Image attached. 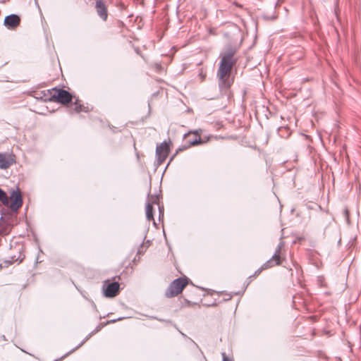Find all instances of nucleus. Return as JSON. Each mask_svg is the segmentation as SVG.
<instances>
[{"label": "nucleus", "mask_w": 361, "mask_h": 361, "mask_svg": "<svg viewBox=\"0 0 361 361\" xmlns=\"http://www.w3.org/2000/svg\"><path fill=\"white\" fill-rule=\"evenodd\" d=\"M234 55L235 51L233 50H229L221 54V61L217 71L219 85L221 90L228 89L233 82V79L231 78V73L236 63Z\"/></svg>", "instance_id": "1"}, {"label": "nucleus", "mask_w": 361, "mask_h": 361, "mask_svg": "<svg viewBox=\"0 0 361 361\" xmlns=\"http://www.w3.org/2000/svg\"><path fill=\"white\" fill-rule=\"evenodd\" d=\"M0 201L4 206L8 207L11 211L14 213L18 212L23 202V196L18 188L11 192L9 197L6 192L0 188Z\"/></svg>", "instance_id": "2"}, {"label": "nucleus", "mask_w": 361, "mask_h": 361, "mask_svg": "<svg viewBox=\"0 0 361 361\" xmlns=\"http://www.w3.org/2000/svg\"><path fill=\"white\" fill-rule=\"evenodd\" d=\"M73 95L67 90L56 87L47 91V102H56L63 105H67L72 102Z\"/></svg>", "instance_id": "3"}, {"label": "nucleus", "mask_w": 361, "mask_h": 361, "mask_svg": "<svg viewBox=\"0 0 361 361\" xmlns=\"http://www.w3.org/2000/svg\"><path fill=\"white\" fill-rule=\"evenodd\" d=\"M188 279L186 278H178L172 281L169 288H167L165 295L167 298H172L180 294L183 289L188 284Z\"/></svg>", "instance_id": "4"}, {"label": "nucleus", "mask_w": 361, "mask_h": 361, "mask_svg": "<svg viewBox=\"0 0 361 361\" xmlns=\"http://www.w3.org/2000/svg\"><path fill=\"white\" fill-rule=\"evenodd\" d=\"M169 152V143L163 142L156 147V157L157 164L161 165L167 158Z\"/></svg>", "instance_id": "5"}, {"label": "nucleus", "mask_w": 361, "mask_h": 361, "mask_svg": "<svg viewBox=\"0 0 361 361\" xmlns=\"http://www.w3.org/2000/svg\"><path fill=\"white\" fill-rule=\"evenodd\" d=\"M284 245L285 243L283 241H281L279 243L276 249L275 253L274 254L272 257L264 264L265 268H270L274 265L281 264V250L282 247L284 246Z\"/></svg>", "instance_id": "6"}, {"label": "nucleus", "mask_w": 361, "mask_h": 361, "mask_svg": "<svg viewBox=\"0 0 361 361\" xmlns=\"http://www.w3.org/2000/svg\"><path fill=\"white\" fill-rule=\"evenodd\" d=\"M120 284L118 282H112L103 286L104 295L106 298H114L119 293Z\"/></svg>", "instance_id": "7"}, {"label": "nucleus", "mask_w": 361, "mask_h": 361, "mask_svg": "<svg viewBox=\"0 0 361 361\" xmlns=\"http://www.w3.org/2000/svg\"><path fill=\"white\" fill-rule=\"evenodd\" d=\"M191 135H192L190 133L185 134L184 138L185 139V141L188 143V145L185 146H183L182 147H180L176 151V154L178 153V152H180V151L188 149L190 146L196 145L202 142V140H201L200 137L198 136L197 134H193L192 138H190Z\"/></svg>", "instance_id": "8"}, {"label": "nucleus", "mask_w": 361, "mask_h": 361, "mask_svg": "<svg viewBox=\"0 0 361 361\" xmlns=\"http://www.w3.org/2000/svg\"><path fill=\"white\" fill-rule=\"evenodd\" d=\"M20 23V18L17 14H11L4 18V25L8 30H14Z\"/></svg>", "instance_id": "9"}, {"label": "nucleus", "mask_w": 361, "mask_h": 361, "mask_svg": "<svg viewBox=\"0 0 361 361\" xmlns=\"http://www.w3.org/2000/svg\"><path fill=\"white\" fill-rule=\"evenodd\" d=\"M95 9L99 18L106 21L108 17V10L105 3L102 0H96Z\"/></svg>", "instance_id": "10"}, {"label": "nucleus", "mask_w": 361, "mask_h": 361, "mask_svg": "<svg viewBox=\"0 0 361 361\" xmlns=\"http://www.w3.org/2000/svg\"><path fill=\"white\" fill-rule=\"evenodd\" d=\"M15 163L13 156L8 153H0V169H6Z\"/></svg>", "instance_id": "11"}, {"label": "nucleus", "mask_w": 361, "mask_h": 361, "mask_svg": "<svg viewBox=\"0 0 361 361\" xmlns=\"http://www.w3.org/2000/svg\"><path fill=\"white\" fill-rule=\"evenodd\" d=\"M152 203L148 202L146 206V217L148 221L154 220L153 204H158V196H152Z\"/></svg>", "instance_id": "12"}, {"label": "nucleus", "mask_w": 361, "mask_h": 361, "mask_svg": "<svg viewBox=\"0 0 361 361\" xmlns=\"http://www.w3.org/2000/svg\"><path fill=\"white\" fill-rule=\"evenodd\" d=\"M44 255L41 248H39L37 253L35 257V264H34V269L37 271L39 267V265L44 262Z\"/></svg>", "instance_id": "13"}, {"label": "nucleus", "mask_w": 361, "mask_h": 361, "mask_svg": "<svg viewBox=\"0 0 361 361\" xmlns=\"http://www.w3.org/2000/svg\"><path fill=\"white\" fill-rule=\"evenodd\" d=\"M0 222L6 224L8 226H12L14 224V217L13 214L9 215L8 216H4L2 215L0 218Z\"/></svg>", "instance_id": "14"}, {"label": "nucleus", "mask_w": 361, "mask_h": 361, "mask_svg": "<svg viewBox=\"0 0 361 361\" xmlns=\"http://www.w3.org/2000/svg\"><path fill=\"white\" fill-rule=\"evenodd\" d=\"M18 252H19V255L18 257L16 255L11 256V260H8V261L6 260V261H5V262H8L10 264L15 262H18V264L20 263L23 261L24 257H22L23 255L20 252V251H19Z\"/></svg>", "instance_id": "15"}, {"label": "nucleus", "mask_w": 361, "mask_h": 361, "mask_svg": "<svg viewBox=\"0 0 361 361\" xmlns=\"http://www.w3.org/2000/svg\"><path fill=\"white\" fill-rule=\"evenodd\" d=\"M74 104H75V108H74V110L75 112L77 113H79L80 111H87V110L85 109V108L83 106L82 104H80V101L79 99H75V102H74Z\"/></svg>", "instance_id": "16"}, {"label": "nucleus", "mask_w": 361, "mask_h": 361, "mask_svg": "<svg viewBox=\"0 0 361 361\" xmlns=\"http://www.w3.org/2000/svg\"><path fill=\"white\" fill-rule=\"evenodd\" d=\"M343 215L345 218V220L348 223H349L350 221V218H349V211L348 209V208H345L344 210H343Z\"/></svg>", "instance_id": "17"}, {"label": "nucleus", "mask_w": 361, "mask_h": 361, "mask_svg": "<svg viewBox=\"0 0 361 361\" xmlns=\"http://www.w3.org/2000/svg\"><path fill=\"white\" fill-rule=\"evenodd\" d=\"M221 355H222V359H223V361H233L231 359H230L229 357H228L226 355V353H221Z\"/></svg>", "instance_id": "18"}, {"label": "nucleus", "mask_w": 361, "mask_h": 361, "mask_svg": "<svg viewBox=\"0 0 361 361\" xmlns=\"http://www.w3.org/2000/svg\"><path fill=\"white\" fill-rule=\"evenodd\" d=\"M35 5L37 6V7L39 9V11L40 16H41V18L43 19L44 16H43V14H42V11L41 8H39V4H38V1L37 0H35Z\"/></svg>", "instance_id": "19"}, {"label": "nucleus", "mask_w": 361, "mask_h": 361, "mask_svg": "<svg viewBox=\"0 0 361 361\" xmlns=\"http://www.w3.org/2000/svg\"><path fill=\"white\" fill-rule=\"evenodd\" d=\"M42 94H43L42 96H35V98L37 99H41L42 100L43 99V97H45V92L44 91L42 92Z\"/></svg>", "instance_id": "20"}, {"label": "nucleus", "mask_w": 361, "mask_h": 361, "mask_svg": "<svg viewBox=\"0 0 361 361\" xmlns=\"http://www.w3.org/2000/svg\"><path fill=\"white\" fill-rule=\"evenodd\" d=\"M159 216L161 215H163V212H164V207H160L159 205Z\"/></svg>", "instance_id": "21"}, {"label": "nucleus", "mask_w": 361, "mask_h": 361, "mask_svg": "<svg viewBox=\"0 0 361 361\" xmlns=\"http://www.w3.org/2000/svg\"><path fill=\"white\" fill-rule=\"evenodd\" d=\"M266 269L265 267H264V264L262 267L261 269H259L257 271H256L255 275L259 274L261 272L262 269Z\"/></svg>", "instance_id": "22"}, {"label": "nucleus", "mask_w": 361, "mask_h": 361, "mask_svg": "<svg viewBox=\"0 0 361 361\" xmlns=\"http://www.w3.org/2000/svg\"><path fill=\"white\" fill-rule=\"evenodd\" d=\"M180 333L183 335V337H187L186 335L182 333L181 331H180Z\"/></svg>", "instance_id": "23"}, {"label": "nucleus", "mask_w": 361, "mask_h": 361, "mask_svg": "<svg viewBox=\"0 0 361 361\" xmlns=\"http://www.w3.org/2000/svg\"><path fill=\"white\" fill-rule=\"evenodd\" d=\"M142 247V245H141V246H140V249H139V250H138V253H140V252H141L140 249H141Z\"/></svg>", "instance_id": "24"}, {"label": "nucleus", "mask_w": 361, "mask_h": 361, "mask_svg": "<svg viewBox=\"0 0 361 361\" xmlns=\"http://www.w3.org/2000/svg\"><path fill=\"white\" fill-rule=\"evenodd\" d=\"M1 267H2L1 264H0V269L1 268Z\"/></svg>", "instance_id": "25"}]
</instances>
